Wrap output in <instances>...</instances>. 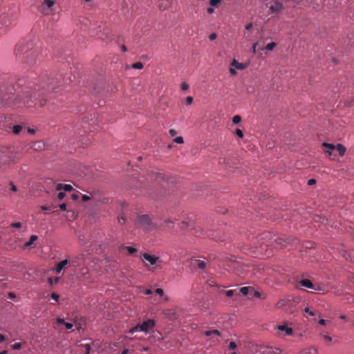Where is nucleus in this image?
<instances>
[{
    "instance_id": "6e6552de",
    "label": "nucleus",
    "mask_w": 354,
    "mask_h": 354,
    "mask_svg": "<svg viewBox=\"0 0 354 354\" xmlns=\"http://www.w3.org/2000/svg\"><path fill=\"white\" fill-rule=\"evenodd\" d=\"M55 82V78H50V79L48 77L44 78V80L41 81V82L37 85V86H38L37 91H39L41 88H45L46 86L47 91L54 90L55 88V86L53 85ZM34 89L37 90L36 88H35Z\"/></svg>"
},
{
    "instance_id": "f3484780",
    "label": "nucleus",
    "mask_w": 354,
    "mask_h": 354,
    "mask_svg": "<svg viewBox=\"0 0 354 354\" xmlns=\"http://www.w3.org/2000/svg\"><path fill=\"white\" fill-rule=\"evenodd\" d=\"M192 264L194 266H197L198 268L200 269H204L207 266V263L205 261H202L200 259H193Z\"/></svg>"
},
{
    "instance_id": "603ef678",
    "label": "nucleus",
    "mask_w": 354,
    "mask_h": 354,
    "mask_svg": "<svg viewBox=\"0 0 354 354\" xmlns=\"http://www.w3.org/2000/svg\"><path fill=\"white\" fill-rule=\"evenodd\" d=\"M316 183V180L313 178L308 180V185L312 186Z\"/></svg>"
},
{
    "instance_id": "f704fd0d",
    "label": "nucleus",
    "mask_w": 354,
    "mask_h": 354,
    "mask_svg": "<svg viewBox=\"0 0 354 354\" xmlns=\"http://www.w3.org/2000/svg\"><path fill=\"white\" fill-rule=\"evenodd\" d=\"M152 174L153 176H155V178L156 179H158V178H163V176L161 173L160 172H158V171H152Z\"/></svg>"
},
{
    "instance_id": "a19ab883",
    "label": "nucleus",
    "mask_w": 354,
    "mask_h": 354,
    "mask_svg": "<svg viewBox=\"0 0 354 354\" xmlns=\"http://www.w3.org/2000/svg\"><path fill=\"white\" fill-rule=\"evenodd\" d=\"M304 311H305L306 313H308V314H309L310 315H311V316H314V315H315V313L313 311L310 310V308H309L308 307H306V308H304Z\"/></svg>"
},
{
    "instance_id": "4c0bfd02",
    "label": "nucleus",
    "mask_w": 354,
    "mask_h": 354,
    "mask_svg": "<svg viewBox=\"0 0 354 354\" xmlns=\"http://www.w3.org/2000/svg\"><path fill=\"white\" fill-rule=\"evenodd\" d=\"M235 134L240 138H242L243 137V133L242 130L237 129L235 131Z\"/></svg>"
},
{
    "instance_id": "13d9d810",
    "label": "nucleus",
    "mask_w": 354,
    "mask_h": 354,
    "mask_svg": "<svg viewBox=\"0 0 354 354\" xmlns=\"http://www.w3.org/2000/svg\"><path fill=\"white\" fill-rule=\"evenodd\" d=\"M216 38V33H212L209 36V39L210 40H214Z\"/></svg>"
},
{
    "instance_id": "37998d69",
    "label": "nucleus",
    "mask_w": 354,
    "mask_h": 354,
    "mask_svg": "<svg viewBox=\"0 0 354 354\" xmlns=\"http://www.w3.org/2000/svg\"><path fill=\"white\" fill-rule=\"evenodd\" d=\"M207 283L209 286H217V284L212 279H209L207 281Z\"/></svg>"
},
{
    "instance_id": "5fc2aeb1",
    "label": "nucleus",
    "mask_w": 354,
    "mask_h": 354,
    "mask_svg": "<svg viewBox=\"0 0 354 354\" xmlns=\"http://www.w3.org/2000/svg\"><path fill=\"white\" fill-rule=\"evenodd\" d=\"M84 346H85V348H86L85 354H89L90 353V349H91L90 345L89 344H85Z\"/></svg>"
},
{
    "instance_id": "9d476101",
    "label": "nucleus",
    "mask_w": 354,
    "mask_h": 354,
    "mask_svg": "<svg viewBox=\"0 0 354 354\" xmlns=\"http://www.w3.org/2000/svg\"><path fill=\"white\" fill-rule=\"evenodd\" d=\"M155 326V321L153 319H148L140 324V331L147 333L149 330L153 328Z\"/></svg>"
},
{
    "instance_id": "0e129e2a",
    "label": "nucleus",
    "mask_w": 354,
    "mask_h": 354,
    "mask_svg": "<svg viewBox=\"0 0 354 354\" xmlns=\"http://www.w3.org/2000/svg\"><path fill=\"white\" fill-rule=\"evenodd\" d=\"M317 218L318 219H317V220L315 219V221L321 222V223H324V221H325V218H321V217H319V216H317Z\"/></svg>"
},
{
    "instance_id": "5701e85b",
    "label": "nucleus",
    "mask_w": 354,
    "mask_h": 354,
    "mask_svg": "<svg viewBox=\"0 0 354 354\" xmlns=\"http://www.w3.org/2000/svg\"><path fill=\"white\" fill-rule=\"evenodd\" d=\"M68 264V261L66 259L65 260H63L62 261H60L57 266V268H56V272H60L62 271V270Z\"/></svg>"
},
{
    "instance_id": "0eeeda50",
    "label": "nucleus",
    "mask_w": 354,
    "mask_h": 354,
    "mask_svg": "<svg viewBox=\"0 0 354 354\" xmlns=\"http://www.w3.org/2000/svg\"><path fill=\"white\" fill-rule=\"evenodd\" d=\"M137 225L146 230L151 228L152 222L147 214L140 215L137 218Z\"/></svg>"
},
{
    "instance_id": "dca6fc26",
    "label": "nucleus",
    "mask_w": 354,
    "mask_h": 354,
    "mask_svg": "<svg viewBox=\"0 0 354 354\" xmlns=\"http://www.w3.org/2000/svg\"><path fill=\"white\" fill-rule=\"evenodd\" d=\"M299 284L308 288L317 290L313 283L309 279H302L299 281Z\"/></svg>"
},
{
    "instance_id": "f03ea898",
    "label": "nucleus",
    "mask_w": 354,
    "mask_h": 354,
    "mask_svg": "<svg viewBox=\"0 0 354 354\" xmlns=\"http://www.w3.org/2000/svg\"><path fill=\"white\" fill-rule=\"evenodd\" d=\"M15 54L18 60L28 64H34L37 52L32 49V44H19L16 47Z\"/></svg>"
},
{
    "instance_id": "2eb2a0df",
    "label": "nucleus",
    "mask_w": 354,
    "mask_h": 354,
    "mask_svg": "<svg viewBox=\"0 0 354 354\" xmlns=\"http://www.w3.org/2000/svg\"><path fill=\"white\" fill-rule=\"evenodd\" d=\"M4 192L7 193L8 195L11 196V194H9V192H17V187L15 185H14L13 183H10L7 186L4 188Z\"/></svg>"
},
{
    "instance_id": "a18cd8bd",
    "label": "nucleus",
    "mask_w": 354,
    "mask_h": 354,
    "mask_svg": "<svg viewBox=\"0 0 354 354\" xmlns=\"http://www.w3.org/2000/svg\"><path fill=\"white\" fill-rule=\"evenodd\" d=\"M188 88H189V85L186 82H183L181 84V89L182 90L185 91V90L188 89Z\"/></svg>"
},
{
    "instance_id": "c9c22d12",
    "label": "nucleus",
    "mask_w": 354,
    "mask_h": 354,
    "mask_svg": "<svg viewBox=\"0 0 354 354\" xmlns=\"http://www.w3.org/2000/svg\"><path fill=\"white\" fill-rule=\"evenodd\" d=\"M174 141L178 144H183L184 142L183 138L182 136L175 138Z\"/></svg>"
},
{
    "instance_id": "c85d7f7f",
    "label": "nucleus",
    "mask_w": 354,
    "mask_h": 354,
    "mask_svg": "<svg viewBox=\"0 0 354 354\" xmlns=\"http://www.w3.org/2000/svg\"><path fill=\"white\" fill-rule=\"evenodd\" d=\"M143 64L142 63L138 62H136L134 64H132V68H135V69H142L143 68Z\"/></svg>"
},
{
    "instance_id": "423d86ee",
    "label": "nucleus",
    "mask_w": 354,
    "mask_h": 354,
    "mask_svg": "<svg viewBox=\"0 0 354 354\" xmlns=\"http://www.w3.org/2000/svg\"><path fill=\"white\" fill-rule=\"evenodd\" d=\"M294 301L292 299L289 297H283L280 299L276 304V307L278 308H283L286 312L292 313H293V304Z\"/></svg>"
},
{
    "instance_id": "ea45409f",
    "label": "nucleus",
    "mask_w": 354,
    "mask_h": 354,
    "mask_svg": "<svg viewBox=\"0 0 354 354\" xmlns=\"http://www.w3.org/2000/svg\"><path fill=\"white\" fill-rule=\"evenodd\" d=\"M12 348L14 350H19L21 348V343H16L12 345Z\"/></svg>"
},
{
    "instance_id": "c756f323",
    "label": "nucleus",
    "mask_w": 354,
    "mask_h": 354,
    "mask_svg": "<svg viewBox=\"0 0 354 354\" xmlns=\"http://www.w3.org/2000/svg\"><path fill=\"white\" fill-rule=\"evenodd\" d=\"M236 292H237L235 290H230L225 291V295L228 297H232L233 295H236Z\"/></svg>"
},
{
    "instance_id": "338daca9",
    "label": "nucleus",
    "mask_w": 354,
    "mask_h": 354,
    "mask_svg": "<svg viewBox=\"0 0 354 354\" xmlns=\"http://www.w3.org/2000/svg\"><path fill=\"white\" fill-rule=\"evenodd\" d=\"M207 12L209 13V14H212L214 12V9L212 8H208L207 9Z\"/></svg>"
},
{
    "instance_id": "39448f33",
    "label": "nucleus",
    "mask_w": 354,
    "mask_h": 354,
    "mask_svg": "<svg viewBox=\"0 0 354 354\" xmlns=\"http://www.w3.org/2000/svg\"><path fill=\"white\" fill-rule=\"evenodd\" d=\"M284 0H270L269 6V12L270 14L277 16L284 10Z\"/></svg>"
},
{
    "instance_id": "bb28decb",
    "label": "nucleus",
    "mask_w": 354,
    "mask_h": 354,
    "mask_svg": "<svg viewBox=\"0 0 354 354\" xmlns=\"http://www.w3.org/2000/svg\"><path fill=\"white\" fill-rule=\"evenodd\" d=\"M122 249L127 250L130 254H133L137 252V249L131 246H122Z\"/></svg>"
},
{
    "instance_id": "aec40b11",
    "label": "nucleus",
    "mask_w": 354,
    "mask_h": 354,
    "mask_svg": "<svg viewBox=\"0 0 354 354\" xmlns=\"http://www.w3.org/2000/svg\"><path fill=\"white\" fill-rule=\"evenodd\" d=\"M231 66L234 67L236 69H239V70H243L245 68V64H243L242 63H239L236 59H234L232 62Z\"/></svg>"
},
{
    "instance_id": "b1692460",
    "label": "nucleus",
    "mask_w": 354,
    "mask_h": 354,
    "mask_svg": "<svg viewBox=\"0 0 354 354\" xmlns=\"http://www.w3.org/2000/svg\"><path fill=\"white\" fill-rule=\"evenodd\" d=\"M281 353V350L278 348H272L270 346H267V354H279Z\"/></svg>"
},
{
    "instance_id": "c03bdc74",
    "label": "nucleus",
    "mask_w": 354,
    "mask_h": 354,
    "mask_svg": "<svg viewBox=\"0 0 354 354\" xmlns=\"http://www.w3.org/2000/svg\"><path fill=\"white\" fill-rule=\"evenodd\" d=\"M236 347V344L235 342H230V344H229V348L231 349V350H234L235 349Z\"/></svg>"
},
{
    "instance_id": "9b49d317",
    "label": "nucleus",
    "mask_w": 354,
    "mask_h": 354,
    "mask_svg": "<svg viewBox=\"0 0 354 354\" xmlns=\"http://www.w3.org/2000/svg\"><path fill=\"white\" fill-rule=\"evenodd\" d=\"M142 257L145 260L148 261L152 266L156 265L158 263L160 262L159 257L149 254L148 253H144Z\"/></svg>"
},
{
    "instance_id": "72a5a7b5",
    "label": "nucleus",
    "mask_w": 354,
    "mask_h": 354,
    "mask_svg": "<svg viewBox=\"0 0 354 354\" xmlns=\"http://www.w3.org/2000/svg\"><path fill=\"white\" fill-rule=\"evenodd\" d=\"M275 42H271L269 44H267V50H272L274 49V48L276 46Z\"/></svg>"
},
{
    "instance_id": "ddd939ff",
    "label": "nucleus",
    "mask_w": 354,
    "mask_h": 354,
    "mask_svg": "<svg viewBox=\"0 0 354 354\" xmlns=\"http://www.w3.org/2000/svg\"><path fill=\"white\" fill-rule=\"evenodd\" d=\"M160 226L162 228L171 229L174 227V222L170 219H165L160 223Z\"/></svg>"
},
{
    "instance_id": "09e8293b",
    "label": "nucleus",
    "mask_w": 354,
    "mask_h": 354,
    "mask_svg": "<svg viewBox=\"0 0 354 354\" xmlns=\"http://www.w3.org/2000/svg\"><path fill=\"white\" fill-rule=\"evenodd\" d=\"M11 226L13 227L19 228V227H21V223H19V222L12 223L11 224Z\"/></svg>"
},
{
    "instance_id": "6ab92c4d",
    "label": "nucleus",
    "mask_w": 354,
    "mask_h": 354,
    "mask_svg": "<svg viewBox=\"0 0 354 354\" xmlns=\"http://www.w3.org/2000/svg\"><path fill=\"white\" fill-rule=\"evenodd\" d=\"M264 49H266V47H264L263 45L259 42L254 44L252 46L254 53H257L259 51V50L263 51Z\"/></svg>"
},
{
    "instance_id": "e2e57ef3",
    "label": "nucleus",
    "mask_w": 354,
    "mask_h": 354,
    "mask_svg": "<svg viewBox=\"0 0 354 354\" xmlns=\"http://www.w3.org/2000/svg\"><path fill=\"white\" fill-rule=\"evenodd\" d=\"M82 198V201L85 202V201L90 200L91 198H90V196H88L87 195H83Z\"/></svg>"
},
{
    "instance_id": "f257e3e1",
    "label": "nucleus",
    "mask_w": 354,
    "mask_h": 354,
    "mask_svg": "<svg viewBox=\"0 0 354 354\" xmlns=\"http://www.w3.org/2000/svg\"><path fill=\"white\" fill-rule=\"evenodd\" d=\"M32 87L26 86L18 91L17 94H12V96H3V100H5L6 104L13 108L32 107L36 104V101L39 100V97L41 93H35L32 95Z\"/></svg>"
},
{
    "instance_id": "2f4dec72",
    "label": "nucleus",
    "mask_w": 354,
    "mask_h": 354,
    "mask_svg": "<svg viewBox=\"0 0 354 354\" xmlns=\"http://www.w3.org/2000/svg\"><path fill=\"white\" fill-rule=\"evenodd\" d=\"M241 117L239 115H234L233 118H232V122L234 123V124H238L241 122Z\"/></svg>"
},
{
    "instance_id": "8fccbe9b",
    "label": "nucleus",
    "mask_w": 354,
    "mask_h": 354,
    "mask_svg": "<svg viewBox=\"0 0 354 354\" xmlns=\"http://www.w3.org/2000/svg\"><path fill=\"white\" fill-rule=\"evenodd\" d=\"M186 102L187 104H191L193 102V97L192 96L187 97Z\"/></svg>"
},
{
    "instance_id": "052dcab7",
    "label": "nucleus",
    "mask_w": 354,
    "mask_h": 354,
    "mask_svg": "<svg viewBox=\"0 0 354 354\" xmlns=\"http://www.w3.org/2000/svg\"><path fill=\"white\" fill-rule=\"evenodd\" d=\"M63 187H64V185L59 183L56 185V189L58 191H60V190L63 189Z\"/></svg>"
},
{
    "instance_id": "4468645a",
    "label": "nucleus",
    "mask_w": 354,
    "mask_h": 354,
    "mask_svg": "<svg viewBox=\"0 0 354 354\" xmlns=\"http://www.w3.org/2000/svg\"><path fill=\"white\" fill-rule=\"evenodd\" d=\"M171 6L170 0H160L158 2V8L162 10L168 9Z\"/></svg>"
},
{
    "instance_id": "de8ad7c7",
    "label": "nucleus",
    "mask_w": 354,
    "mask_h": 354,
    "mask_svg": "<svg viewBox=\"0 0 354 354\" xmlns=\"http://www.w3.org/2000/svg\"><path fill=\"white\" fill-rule=\"evenodd\" d=\"M41 209L44 211H46V210H50V211H53V209H54V207H47V206H45V205H42L41 206Z\"/></svg>"
},
{
    "instance_id": "774afa93",
    "label": "nucleus",
    "mask_w": 354,
    "mask_h": 354,
    "mask_svg": "<svg viewBox=\"0 0 354 354\" xmlns=\"http://www.w3.org/2000/svg\"><path fill=\"white\" fill-rule=\"evenodd\" d=\"M253 295H254V297L258 298V297H260L261 293L259 291H254Z\"/></svg>"
},
{
    "instance_id": "6e6d98bb",
    "label": "nucleus",
    "mask_w": 354,
    "mask_h": 354,
    "mask_svg": "<svg viewBox=\"0 0 354 354\" xmlns=\"http://www.w3.org/2000/svg\"><path fill=\"white\" fill-rule=\"evenodd\" d=\"M118 221L119 223H120L121 224H124L125 223V218L123 216H120L119 218H118Z\"/></svg>"
},
{
    "instance_id": "393cba45",
    "label": "nucleus",
    "mask_w": 354,
    "mask_h": 354,
    "mask_svg": "<svg viewBox=\"0 0 354 354\" xmlns=\"http://www.w3.org/2000/svg\"><path fill=\"white\" fill-rule=\"evenodd\" d=\"M37 239H38V236L37 235H32L30 238V240L25 243L24 246L26 248L30 247L32 245V244L33 243V242Z\"/></svg>"
},
{
    "instance_id": "3c124183",
    "label": "nucleus",
    "mask_w": 354,
    "mask_h": 354,
    "mask_svg": "<svg viewBox=\"0 0 354 354\" xmlns=\"http://www.w3.org/2000/svg\"><path fill=\"white\" fill-rule=\"evenodd\" d=\"M155 292L156 294H158L160 296L163 295V294H164V291L162 288H157Z\"/></svg>"
},
{
    "instance_id": "4d7b16f0",
    "label": "nucleus",
    "mask_w": 354,
    "mask_h": 354,
    "mask_svg": "<svg viewBox=\"0 0 354 354\" xmlns=\"http://www.w3.org/2000/svg\"><path fill=\"white\" fill-rule=\"evenodd\" d=\"M59 207L62 210V211H66V205L65 203H62L59 205Z\"/></svg>"
},
{
    "instance_id": "864d4df0",
    "label": "nucleus",
    "mask_w": 354,
    "mask_h": 354,
    "mask_svg": "<svg viewBox=\"0 0 354 354\" xmlns=\"http://www.w3.org/2000/svg\"><path fill=\"white\" fill-rule=\"evenodd\" d=\"M64 325L67 329H71L73 326V324L69 322H65Z\"/></svg>"
},
{
    "instance_id": "7ed1b4c3",
    "label": "nucleus",
    "mask_w": 354,
    "mask_h": 354,
    "mask_svg": "<svg viewBox=\"0 0 354 354\" xmlns=\"http://www.w3.org/2000/svg\"><path fill=\"white\" fill-rule=\"evenodd\" d=\"M19 158V156L15 152L14 149L5 147L0 148V168H3L12 162H14Z\"/></svg>"
},
{
    "instance_id": "a211bd4d",
    "label": "nucleus",
    "mask_w": 354,
    "mask_h": 354,
    "mask_svg": "<svg viewBox=\"0 0 354 354\" xmlns=\"http://www.w3.org/2000/svg\"><path fill=\"white\" fill-rule=\"evenodd\" d=\"M278 329L280 330V331H283L285 332L286 335H292V329L290 328V327H288L286 325H280L278 326Z\"/></svg>"
},
{
    "instance_id": "473e14b6",
    "label": "nucleus",
    "mask_w": 354,
    "mask_h": 354,
    "mask_svg": "<svg viewBox=\"0 0 354 354\" xmlns=\"http://www.w3.org/2000/svg\"><path fill=\"white\" fill-rule=\"evenodd\" d=\"M276 241L278 244L281 245V246H286L288 243V241H283V243H282V239H281V238L277 239Z\"/></svg>"
},
{
    "instance_id": "4be33fe9",
    "label": "nucleus",
    "mask_w": 354,
    "mask_h": 354,
    "mask_svg": "<svg viewBox=\"0 0 354 354\" xmlns=\"http://www.w3.org/2000/svg\"><path fill=\"white\" fill-rule=\"evenodd\" d=\"M317 350L315 347H309L301 351L302 354H317Z\"/></svg>"
},
{
    "instance_id": "20e7f679",
    "label": "nucleus",
    "mask_w": 354,
    "mask_h": 354,
    "mask_svg": "<svg viewBox=\"0 0 354 354\" xmlns=\"http://www.w3.org/2000/svg\"><path fill=\"white\" fill-rule=\"evenodd\" d=\"M181 228L183 230L191 228L192 230H194L193 234L196 237H199V238L209 237L211 239H216V237L214 236L213 234L209 233L208 232H204L200 226L194 227V223L192 221H183L181 223Z\"/></svg>"
},
{
    "instance_id": "cd10ccee",
    "label": "nucleus",
    "mask_w": 354,
    "mask_h": 354,
    "mask_svg": "<svg viewBox=\"0 0 354 354\" xmlns=\"http://www.w3.org/2000/svg\"><path fill=\"white\" fill-rule=\"evenodd\" d=\"M249 290V287H242L239 290V293H241L243 295H247L248 294Z\"/></svg>"
},
{
    "instance_id": "49530a36",
    "label": "nucleus",
    "mask_w": 354,
    "mask_h": 354,
    "mask_svg": "<svg viewBox=\"0 0 354 354\" xmlns=\"http://www.w3.org/2000/svg\"><path fill=\"white\" fill-rule=\"evenodd\" d=\"M59 297V295H57V294H56V293H55V292H53V293H52V294H51V298H52L53 299L55 300L56 301H58Z\"/></svg>"
},
{
    "instance_id": "f8f14e48",
    "label": "nucleus",
    "mask_w": 354,
    "mask_h": 354,
    "mask_svg": "<svg viewBox=\"0 0 354 354\" xmlns=\"http://www.w3.org/2000/svg\"><path fill=\"white\" fill-rule=\"evenodd\" d=\"M322 145L324 149L325 153L329 157L332 156L333 151L336 149V145L328 142H323Z\"/></svg>"
},
{
    "instance_id": "79ce46f5",
    "label": "nucleus",
    "mask_w": 354,
    "mask_h": 354,
    "mask_svg": "<svg viewBox=\"0 0 354 354\" xmlns=\"http://www.w3.org/2000/svg\"><path fill=\"white\" fill-rule=\"evenodd\" d=\"M66 194L64 192H60L57 194V198L59 200H62L65 197Z\"/></svg>"
},
{
    "instance_id": "e433bc0d",
    "label": "nucleus",
    "mask_w": 354,
    "mask_h": 354,
    "mask_svg": "<svg viewBox=\"0 0 354 354\" xmlns=\"http://www.w3.org/2000/svg\"><path fill=\"white\" fill-rule=\"evenodd\" d=\"M221 0H210L209 4L212 6H217L219 3H221Z\"/></svg>"
},
{
    "instance_id": "a878e982",
    "label": "nucleus",
    "mask_w": 354,
    "mask_h": 354,
    "mask_svg": "<svg viewBox=\"0 0 354 354\" xmlns=\"http://www.w3.org/2000/svg\"><path fill=\"white\" fill-rule=\"evenodd\" d=\"M23 129V127L21 125H14L12 127V132L15 135H18Z\"/></svg>"
},
{
    "instance_id": "7c9ffc66",
    "label": "nucleus",
    "mask_w": 354,
    "mask_h": 354,
    "mask_svg": "<svg viewBox=\"0 0 354 354\" xmlns=\"http://www.w3.org/2000/svg\"><path fill=\"white\" fill-rule=\"evenodd\" d=\"M138 331H140V324H137L129 330L130 333H134Z\"/></svg>"
},
{
    "instance_id": "1a4fd4ad",
    "label": "nucleus",
    "mask_w": 354,
    "mask_h": 354,
    "mask_svg": "<svg viewBox=\"0 0 354 354\" xmlns=\"http://www.w3.org/2000/svg\"><path fill=\"white\" fill-rule=\"evenodd\" d=\"M55 1V0H44L43 5L39 8V11L44 15H48V9L54 6Z\"/></svg>"
},
{
    "instance_id": "58836bf2",
    "label": "nucleus",
    "mask_w": 354,
    "mask_h": 354,
    "mask_svg": "<svg viewBox=\"0 0 354 354\" xmlns=\"http://www.w3.org/2000/svg\"><path fill=\"white\" fill-rule=\"evenodd\" d=\"M63 189L64 191L70 192L73 189V187L71 185H64Z\"/></svg>"
},
{
    "instance_id": "bf43d9fd",
    "label": "nucleus",
    "mask_w": 354,
    "mask_h": 354,
    "mask_svg": "<svg viewBox=\"0 0 354 354\" xmlns=\"http://www.w3.org/2000/svg\"><path fill=\"white\" fill-rule=\"evenodd\" d=\"M169 134H170V136H176V130H175V129H170V130L169 131Z\"/></svg>"
},
{
    "instance_id": "412c9836",
    "label": "nucleus",
    "mask_w": 354,
    "mask_h": 354,
    "mask_svg": "<svg viewBox=\"0 0 354 354\" xmlns=\"http://www.w3.org/2000/svg\"><path fill=\"white\" fill-rule=\"evenodd\" d=\"M335 150H337L338 151L339 156H343L344 155L346 151V147L343 145L337 144L336 145V149Z\"/></svg>"
},
{
    "instance_id": "680f3d73",
    "label": "nucleus",
    "mask_w": 354,
    "mask_h": 354,
    "mask_svg": "<svg viewBox=\"0 0 354 354\" xmlns=\"http://www.w3.org/2000/svg\"><path fill=\"white\" fill-rule=\"evenodd\" d=\"M230 73L232 75H236V68H230Z\"/></svg>"
},
{
    "instance_id": "69168bd1",
    "label": "nucleus",
    "mask_w": 354,
    "mask_h": 354,
    "mask_svg": "<svg viewBox=\"0 0 354 354\" xmlns=\"http://www.w3.org/2000/svg\"><path fill=\"white\" fill-rule=\"evenodd\" d=\"M212 334L216 335L218 336L221 335V333L218 330H212Z\"/></svg>"
}]
</instances>
